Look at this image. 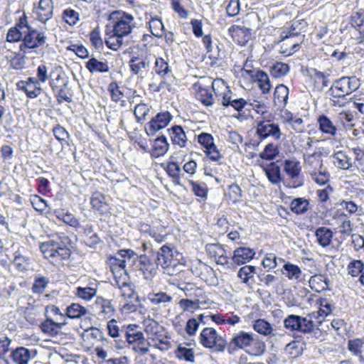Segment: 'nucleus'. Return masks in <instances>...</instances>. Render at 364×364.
I'll use <instances>...</instances> for the list:
<instances>
[{
  "label": "nucleus",
  "instance_id": "63",
  "mask_svg": "<svg viewBox=\"0 0 364 364\" xmlns=\"http://www.w3.org/2000/svg\"><path fill=\"white\" fill-rule=\"evenodd\" d=\"M154 70L156 73L161 77L170 72L168 63L161 58L156 59Z\"/></svg>",
  "mask_w": 364,
  "mask_h": 364
},
{
  "label": "nucleus",
  "instance_id": "35",
  "mask_svg": "<svg viewBox=\"0 0 364 364\" xmlns=\"http://www.w3.org/2000/svg\"><path fill=\"white\" fill-rule=\"evenodd\" d=\"M194 87L197 89L196 97L203 105L209 107L213 105L214 98L212 92L206 87H202L200 85L194 84Z\"/></svg>",
  "mask_w": 364,
  "mask_h": 364
},
{
  "label": "nucleus",
  "instance_id": "18",
  "mask_svg": "<svg viewBox=\"0 0 364 364\" xmlns=\"http://www.w3.org/2000/svg\"><path fill=\"white\" fill-rule=\"evenodd\" d=\"M113 277V285L122 290V295L123 296L130 297L134 294V291L127 271L114 272Z\"/></svg>",
  "mask_w": 364,
  "mask_h": 364
},
{
  "label": "nucleus",
  "instance_id": "60",
  "mask_svg": "<svg viewBox=\"0 0 364 364\" xmlns=\"http://www.w3.org/2000/svg\"><path fill=\"white\" fill-rule=\"evenodd\" d=\"M364 264L361 260L354 259L351 261L348 267V272L352 277H358L363 272Z\"/></svg>",
  "mask_w": 364,
  "mask_h": 364
},
{
  "label": "nucleus",
  "instance_id": "6",
  "mask_svg": "<svg viewBox=\"0 0 364 364\" xmlns=\"http://www.w3.org/2000/svg\"><path fill=\"white\" fill-rule=\"evenodd\" d=\"M109 20L114 21L112 33L127 36L136 27L132 15L122 11H114L109 14Z\"/></svg>",
  "mask_w": 364,
  "mask_h": 364
},
{
  "label": "nucleus",
  "instance_id": "45",
  "mask_svg": "<svg viewBox=\"0 0 364 364\" xmlns=\"http://www.w3.org/2000/svg\"><path fill=\"white\" fill-rule=\"evenodd\" d=\"M311 180L320 186L326 185L330 181V173L326 168L315 171L309 174Z\"/></svg>",
  "mask_w": 364,
  "mask_h": 364
},
{
  "label": "nucleus",
  "instance_id": "39",
  "mask_svg": "<svg viewBox=\"0 0 364 364\" xmlns=\"http://www.w3.org/2000/svg\"><path fill=\"white\" fill-rule=\"evenodd\" d=\"M88 313L87 309L78 303H73L66 308L65 316L71 319L80 318Z\"/></svg>",
  "mask_w": 364,
  "mask_h": 364
},
{
  "label": "nucleus",
  "instance_id": "2",
  "mask_svg": "<svg viewBox=\"0 0 364 364\" xmlns=\"http://www.w3.org/2000/svg\"><path fill=\"white\" fill-rule=\"evenodd\" d=\"M70 238L65 235H61L58 240H50L41 243L40 250L44 258L55 264H63L68 262L71 256V250L68 247L70 244Z\"/></svg>",
  "mask_w": 364,
  "mask_h": 364
},
{
  "label": "nucleus",
  "instance_id": "57",
  "mask_svg": "<svg viewBox=\"0 0 364 364\" xmlns=\"http://www.w3.org/2000/svg\"><path fill=\"white\" fill-rule=\"evenodd\" d=\"M122 35L114 33L105 40L106 46L113 50H117L123 44Z\"/></svg>",
  "mask_w": 364,
  "mask_h": 364
},
{
  "label": "nucleus",
  "instance_id": "64",
  "mask_svg": "<svg viewBox=\"0 0 364 364\" xmlns=\"http://www.w3.org/2000/svg\"><path fill=\"white\" fill-rule=\"evenodd\" d=\"M350 23L354 28H360L364 26V10L355 11L350 16Z\"/></svg>",
  "mask_w": 364,
  "mask_h": 364
},
{
  "label": "nucleus",
  "instance_id": "44",
  "mask_svg": "<svg viewBox=\"0 0 364 364\" xmlns=\"http://www.w3.org/2000/svg\"><path fill=\"white\" fill-rule=\"evenodd\" d=\"M334 164L343 170H348L351 166L350 158L342 151H337L333 155Z\"/></svg>",
  "mask_w": 364,
  "mask_h": 364
},
{
  "label": "nucleus",
  "instance_id": "53",
  "mask_svg": "<svg viewBox=\"0 0 364 364\" xmlns=\"http://www.w3.org/2000/svg\"><path fill=\"white\" fill-rule=\"evenodd\" d=\"M53 133L55 139L60 142L62 146L68 145V139L70 137L69 132L60 124H57L53 129Z\"/></svg>",
  "mask_w": 364,
  "mask_h": 364
},
{
  "label": "nucleus",
  "instance_id": "41",
  "mask_svg": "<svg viewBox=\"0 0 364 364\" xmlns=\"http://www.w3.org/2000/svg\"><path fill=\"white\" fill-rule=\"evenodd\" d=\"M289 88L281 84L276 87L274 92V100L275 105L284 107L288 101Z\"/></svg>",
  "mask_w": 364,
  "mask_h": 364
},
{
  "label": "nucleus",
  "instance_id": "20",
  "mask_svg": "<svg viewBox=\"0 0 364 364\" xmlns=\"http://www.w3.org/2000/svg\"><path fill=\"white\" fill-rule=\"evenodd\" d=\"M228 33L237 44L245 46L250 39L251 29L232 25L228 28Z\"/></svg>",
  "mask_w": 364,
  "mask_h": 364
},
{
  "label": "nucleus",
  "instance_id": "36",
  "mask_svg": "<svg viewBox=\"0 0 364 364\" xmlns=\"http://www.w3.org/2000/svg\"><path fill=\"white\" fill-rule=\"evenodd\" d=\"M252 77L258 83V86L263 94L269 92L272 85L267 73L262 70H258Z\"/></svg>",
  "mask_w": 364,
  "mask_h": 364
},
{
  "label": "nucleus",
  "instance_id": "59",
  "mask_svg": "<svg viewBox=\"0 0 364 364\" xmlns=\"http://www.w3.org/2000/svg\"><path fill=\"white\" fill-rule=\"evenodd\" d=\"M109 266L112 274H114V272H121L122 271H126V259H124V258H117L116 257H112L109 259Z\"/></svg>",
  "mask_w": 364,
  "mask_h": 364
},
{
  "label": "nucleus",
  "instance_id": "7",
  "mask_svg": "<svg viewBox=\"0 0 364 364\" xmlns=\"http://www.w3.org/2000/svg\"><path fill=\"white\" fill-rule=\"evenodd\" d=\"M199 340L203 347L211 349L213 352H224L227 346V341L225 338L210 327H206L202 330Z\"/></svg>",
  "mask_w": 364,
  "mask_h": 364
},
{
  "label": "nucleus",
  "instance_id": "24",
  "mask_svg": "<svg viewBox=\"0 0 364 364\" xmlns=\"http://www.w3.org/2000/svg\"><path fill=\"white\" fill-rule=\"evenodd\" d=\"M11 355L16 364H28L36 355V351L25 347H18L12 350Z\"/></svg>",
  "mask_w": 364,
  "mask_h": 364
},
{
  "label": "nucleus",
  "instance_id": "33",
  "mask_svg": "<svg viewBox=\"0 0 364 364\" xmlns=\"http://www.w3.org/2000/svg\"><path fill=\"white\" fill-rule=\"evenodd\" d=\"M310 287L315 291L320 292L328 288L330 282L328 278L323 274H315L309 279Z\"/></svg>",
  "mask_w": 364,
  "mask_h": 364
},
{
  "label": "nucleus",
  "instance_id": "28",
  "mask_svg": "<svg viewBox=\"0 0 364 364\" xmlns=\"http://www.w3.org/2000/svg\"><path fill=\"white\" fill-rule=\"evenodd\" d=\"M67 324L65 321L55 322L48 316L46 319L41 325V328L44 333L50 336H55L59 333L60 330Z\"/></svg>",
  "mask_w": 364,
  "mask_h": 364
},
{
  "label": "nucleus",
  "instance_id": "26",
  "mask_svg": "<svg viewBox=\"0 0 364 364\" xmlns=\"http://www.w3.org/2000/svg\"><path fill=\"white\" fill-rule=\"evenodd\" d=\"M126 326H123L121 328H119L117 321L114 318L110 319L107 323V330L108 335L114 338L115 342L117 343V346L119 348H122L125 342L123 339L120 338L122 335L124 334V332H122V329H124Z\"/></svg>",
  "mask_w": 364,
  "mask_h": 364
},
{
  "label": "nucleus",
  "instance_id": "43",
  "mask_svg": "<svg viewBox=\"0 0 364 364\" xmlns=\"http://www.w3.org/2000/svg\"><path fill=\"white\" fill-rule=\"evenodd\" d=\"M86 68L91 73H108L109 65L107 63L97 60L95 58H90L85 64Z\"/></svg>",
  "mask_w": 364,
  "mask_h": 364
},
{
  "label": "nucleus",
  "instance_id": "52",
  "mask_svg": "<svg viewBox=\"0 0 364 364\" xmlns=\"http://www.w3.org/2000/svg\"><path fill=\"white\" fill-rule=\"evenodd\" d=\"M256 271L255 266L245 265L242 267L238 272L237 277L241 279L244 284H248L249 280L253 277Z\"/></svg>",
  "mask_w": 364,
  "mask_h": 364
},
{
  "label": "nucleus",
  "instance_id": "54",
  "mask_svg": "<svg viewBox=\"0 0 364 364\" xmlns=\"http://www.w3.org/2000/svg\"><path fill=\"white\" fill-rule=\"evenodd\" d=\"M289 71V65L282 62H277L270 68L271 75L276 78L282 77L286 75Z\"/></svg>",
  "mask_w": 364,
  "mask_h": 364
},
{
  "label": "nucleus",
  "instance_id": "12",
  "mask_svg": "<svg viewBox=\"0 0 364 364\" xmlns=\"http://www.w3.org/2000/svg\"><path fill=\"white\" fill-rule=\"evenodd\" d=\"M92 309L99 319H109L114 316L116 309L112 300L97 296Z\"/></svg>",
  "mask_w": 364,
  "mask_h": 364
},
{
  "label": "nucleus",
  "instance_id": "9",
  "mask_svg": "<svg viewBox=\"0 0 364 364\" xmlns=\"http://www.w3.org/2000/svg\"><path fill=\"white\" fill-rule=\"evenodd\" d=\"M274 116L264 117V119L256 120V134L260 141L269 137L276 141L281 139L282 133L278 124L274 123Z\"/></svg>",
  "mask_w": 364,
  "mask_h": 364
},
{
  "label": "nucleus",
  "instance_id": "50",
  "mask_svg": "<svg viewBox=\"0 0 364 364\" xmlns=\"http://www.w3.org/2000/svg\"><path fill=\"white\" fill-rule=\"evenodd\" d=\"M175 355L178 359L187 362H193L195 358L193 349L188 348L181 345H179L176 349Z\"/></svg>",
  "mask_w": 364,
  "mask_h": 364
},
{
  "label": "nucleus",
  "instance_id": "21",
  "mask_svg": "<svg viewBox=\"0 0 364 364\" xmlns=\"http://www.w3.org/2000/svg\"><path fill=\"white\" fill-rule=\"evenodd\" d=\"M49 85L51 90L68 87V78L61 67H55L50 73Z\"/></svg>",
  "mask_w": 364,
  "mask_h": 364
},
{
  "label": "nucleus",
  "instance_id": "16",
  "mask_svg": "<svg viewBox=\"0 0 364 364\" xmlns=\"http://www.w3.org/2000/svg\"><path fill=\"white\" fill-rule=\"evenodd\" d=\"M304 167L308 174L323 168L321 151L312 154L304 153L303 155Z\"/></svg>",
  "mask_w": 364,
  "mask_h": 364
},
{
  "label": "nucleus",
  "instance_id": "51",
  "mask_svg": "<svg viewBox=\"0 0 364 364\" xmlns=\"http://www.w3.org/2000/svg\"><path fill=\"white\" fill-rule=\"evenodd\" d=\"M283 269V274L289 279H299L301 275L299 267L289 262L284 264Z\"/></svg>",
  "mask_w": 364,
  "mask_h": 364
},
{
  "label": "nucleus",
  "instance_id": "47",
  "mask_svg": "<svg viewBox=\"0 0 364 364\" xmlns=\"http://www.w3.org/2000/svg\"><path fill=\"white\" fill-rule=\"evenodd\" d=\"M306 24L304 20L298 21L294 22L291 25V26L287 28H285L282 30L280 33V41H284L288 38L299 36L300 35L299 32L296 31L299 28V25Z\"/></svg>",
  "mask_w": 364,
  "mask_h": 364
},
{
  "label": "nucleus",
  "instance_id": "62",
  "mask_svg": "<svg viewBox=\"0 0 364 364\" xmlns=\"http://www.w3.org/2000/svg\"><path fill=\"white\" fill-rule=\"evenodd\" d=\"M63 18L70 26H74L79 21V14L73 9H67L63 12Z\"/></svg>",
  "mask_w": 364,
  "mask_h": 364
},
{
  "label": "nucleus",
  "instance_id": "37",
  "mask_svg": "<svg viewBox=\"0 0 364 364\" xmlns=\"http://www.w3.org/2000/svg\"><path fill=\"white\" fill-rule=\"evenodd\" d=\"M317 122L322 133L332 136L336 134L337 129L336 126L326 115H320L317 119Z\"/></svg>",
  "mask_w": 364,
  "mask_h": 364
},
{
  "label": "nucleus",
  "instance_id": "14",
  "mask_svg": "<svg viewBox=\"0 0 364 364\" xmlns=\"http://www.w3.org/2000/svg\"><path fill=\"white\" fill-rule=\"evenodd\" d=\"M53 2L52 0H39L38 5L34 6L33 14L35 18L46 24L53 16Z\"/></svg>",
  "mask_w": 364,
  "mask_h": 364
},
{
  "label": "nucleus",
  "instance_id": "27",
  "mask_svg": "<svg viewBox=\"0 0 364 364\" xmlns=\"http://www.w3.org/2000/svg\"><path fill=\"white\" fill-rule=\"evenodd\" d=\"M268 180L274 185H277L283 181L284 178L281 175L280 166L277 162H271L267 166H262Z\"/></svg>",
  "mask_w": 364,
  "mask_h": 364
},
{
  "label": "nucleus",
  "instance_id": "22",
  "mask_svg": "<svg viewBox=\"0 0 364 364\" xmlns=\"http://www.w3.org/2000/svg\"><path fill=\"white\" fill-rule=\"evenodd\" d=\"M255 255V251L253 249L240 247L234 250L232 261L235 265H242L249 262Z\"/></svg>",
  "mask_w": 364,
  "mask_h": 364
},
{
  "label": "nucleus",
  "instance_id": "58",
  "mask_svg": "<svg viewBox=\"0 0 364 364\" xmlns=\"http://www.w3.org/2000/svg\"><path fill=\"white\" fill-rule=\"evenodd\" d=\"M279 154V150L277 146L273 143H269L263 151L260 153L259 156L266 160H272L274 159Z\"/></svg>",
  "mask_w": 364,
  "mask_h": 364
},
{
  "label": "nucleus",
  "instance_id": "61",
  "mask_svg": "<svg viewBox=\"0 0 364 364\" xmlns=\"http://www.w3.org/2000/svg\"><path fill=\"white\" fill-rule=\"evenodd\" d=\"M30 201L33 208L38 212H43L48 206L46 200L38 195L31 196Z\"/></svg>",
  "mask_w": 364,
  "mask_h": 364
},
{
  "label": "nucleus",
  "instance_id": "10",
  "mask_svg": "<svg viewBox=\"0 0 364 364\" xmlns=\"http://www.w3.org/2000/svg\"><path fill=\"white\" fill-rule=\"evenodd\" d=\"M139 269L142 272L144 279H151L157 273L159 264L153 250L147 254L137 256Z\"/></svg>",
  "mask_w": 364,
  "mask_h": 364
},
{
  "label": "nucleus",
  "instance_id": "56",
  "mask_svg": "<svg viewBox=\"0 0 364 364\" xmlns=\"http://www.w3.org/2000/svg\"><path fill=\"white\" fill-rule=\"evenodd\" d=\"M250 105L252 106V109L261 115L260 119H264V117H271L272 116H274L272 113L269 112V107L263 102L254 100L252 102L250 103Z\"/></svg>",
  "mask_w": 364,
  "mask_h": 364
},
{
  "label": "nucleus",
  "instance_id": "31",
  "mask_svg": "<svg viewBox=\"0 0 364 364\" xmlns=\"http://www.w3.org/2000/svg\"><path fill=\"white\" fill-rule=\"evenodd\" d=\"M54 215L58 220L70 227L78 228L80 226L79 220L73 213L65 209H56L54 210Z\"/></svg>",
  "mask_w": 364,
  "mask_h": 364
},
{
  "label": "nucleus",
  "instance_id": "15",
  "mask_svg": "<svg viewBox=\"0 0 364 364\" xmlns=\"http://www.w3.org/2000/svg\"><path fill=\"white\" fill-rule=\"evenodd\" d=\"M211 87L216 97L222 95V105L225 107H229L232 100V92L229 87L225 85V82L221 79L214 80L212 81Z\"/></svg>",
  "mask_w": 364,
  "mask_h": 364
},
{
  "label": "nucleus",
  "instance_id": "49",
  "mask_svg": "<svg viewBox=\"0 0 364 364\" xmlns=\"http://www.w3.org/2000/svg\"><path fill=\"white\" fill-rule=\"evenodd\" d=\"M50 282L49 278L39 276L34 279L31 288L32 292L35 294H42L44 293Z\"/></svg>",
  "mask_w": 364,
  "mask_h": 364
},
{
  "label": "nucleus",
  "instance_id": "25",
  "mask_svg": "<svg viewBox=\"0 0 364 364\" xmlns=\"http://www.w3.org/2000/svg\"><path fill=\"white\" fill-rule=\"evenodd\" d=\"M130 71L133 75H141L149 70L150 62L146 57L132 56L129 61Z\"/></svg>",
  "mask_w": 364,
  "mask_h": 364
},
{
  "label": "nucleus",
  "instance_id": "40",
  "mask_svg": "<svg viewBox=\"0 0 364 364\" xmlns=\"http://www.w3.org/2000/svg\"><path fill=\"white\" fill-rule=\"evenodd\" d=\"M364 345V338H354L348 341V349L349 351L357 356L360 361H364L363 354V347Z\"/></svg>",
  "mask_w": 364,
  "mask_h": 364
},
{
  "label": "nucleus",
  "instance_id": "30",
  "mask_svg": "<svg viewBox=\"0 0 364 364\" xmlns=\"http://www.w3.org/2000/svg\"><path fill=\"white\" fill-rule=\"evenodd\" d=\"M167 131L173 144L178 145L181 148L186 146L187 137L181 126L174 125L171 129H167Z\"/></svg>",
  "mask_w": 364,
  "mask_h": 364
},
{
  "label": "nucleus",
  "instance_id": "46",
  "mask_svg": "<svg viewBox=\"0 0 364 364\" xmlns=\"http://www.w3.org/2000/svg\"><path fill=\"white\" fill-rule=\"evenodd\" d=\"M309 200L304 198H294L291 200L290 205L291 210L297 215L305 213L309 209Z\"/></svg>",
  "mask_w": 364,
  "mask_h": 364
},
{
  "label": "nucleus",
  "instance_id": "34",
  "mask_svg": "<svg viewBox=\"0 0 364 364\" xmlns=\"http://www.w3.org/2000/svg\"><path fill=\"white\" fill-rule=\"evenodd\" d=\"M168 146L169 144L167 141L166 136L161 135L157 137L154 141L153 150L151 152L152 156L158 158L164 156L167 152Z\"/></svg>",
  "mask_w": 364,
  "mask_h": 364
},
{
  "label": "nucleus",
  "instance_id": "13",
  "mask_svg": "<svg viewBox=\"0 0 364 364\" xmlns=\"http://www.w3.org/2000/svg\"><path fill=\"white\" fill-rule=\"evenodd\" d=\"M172 118V115L168 112L158 113L146 124V133L149 136H154L158 131L166 127Z\"/></svg>",
  "mask_w": 364,
  "mask_h": 364
},
{
  "label": "nucleus",
  "instance_id": "8",
  "mask_svg": "<svg viewBox=\"0 0 364 364\" xmlns=\"http://www.w3.org/2000/svg\"><path fill=\"white\" fill-rule=\"evenodd\" d=\"M284 171L286 178L283 180L284 185L290 188L301 187L304 183V177L301 174V167L298 161L285 160Z\"/></svg>",
  "mask_w": 364,
  "mask_h": 364
},
{
  "label": "nucleus",
  "instance_id": "17",
  "mask_svg": "<svg viewBox=\"0 0 364 364\" xmlns=\"http://www.w3.org/2000/svg\"><path fill=\"white\" fill-rule=\"evenodd\" d=\"M98 282L95 279H90L85 287H77L74 294L76 297L89 301L96 296L98 289Z\"/></svg>",
  "mask_w": 364,
  "mask_h": 364
},
{
  "label": "nucleus",
  "instance_id": "42",
  "mask_svg": "<svg viewBox=\"0 0 364 364\" xmlns=\"http://www.w3.org/2000/svg\"><path fill=\"white\" fill-rule=\"evenodd\" d=\"M90 205L93 210L102 214L107 208L104 195L98 191L93 193L90 198Z\"/></svg>",
  "mask_w": 364,
  "mask_h": 364
},
{
  "label": "nucleus",
  "instance_id": "29",
  "mask_svg": "<svg viewBox=\"0 0 364 364\" xmlns=\"http://www.w3.org/2000/svg\"><path fill=\"white\" fill-rule=\"evenodd\" d=\"M252 328L257 333L267 337L275 336L272 325L264 318L256 319L252 323Z\"/></svg>",
  "mask_w": 364,
  "mask_h": 364
},
{
  "label": "nucleus",
  "instance_id": "23",
  "mask_svg": "<svg viewBox=\"0 0 364 364\" xmlns=\"http://www.w3.org/2000/svg\"><path fill=\"white\" fill-rule=\"evenodd\" d=\"M146 299L151 305L161 309L168 306L172 302L173 297L164 291H153L148 294Z\"/></svg>",
  "mask_w": 364,
  "mask_h": 364
},
{
  "label": "nucleus",
  "instance_id": "11",
  "mask_svg": "<svg viewBox=\"0 0 364 364\" xmlns=\"http://www.w3.org/2000/svg\"><path fill=\"white\" fill-rule=\"evenodd\" d=\"M47 40L44 31H40L35 28L30 29L24 36L23 42L20 44L19 48L21 51L24 49H36L43 46Z\"/></svg>",
  "mask_w": 364,
  "mask_h": 364
},
{
  "label": "nucleus",
  "instance_id": "4",
  "mask_svg": "<svg viewBox=\"0 0 364 364\" xmlns=\"http://www.w3.org/2000/svg\"><path fill=\"white\" fill-rule=\"evenodd\" d=\"M143 325L149 346L161 351L168 350L171 348V344L167 331L157 321L153 319H146L144 321Z\"/></svg>",
  "mask_w": 364,
  "mask_h": 364
},
{
  "label": "nucleus",
  "instance_id": "48",
  "mask_svg": "<svg viewBox=\"0 0 364 364\" xmlns=\"http://www.w3.org/2000/svg\"><path fill=\"white\" fill-rule=\"evenodd\" d=\"M149 29L153 36L161 38L164 34V26L158 17H151L149 21Z\"/></svg>",
  "mask_w": 364,
  "mask_h": 364
},
{
  "label": "nucleus",
  "instance_id": "5",
  "mask_svg": "<svg viewBox=\"0 0 364 364\" xmlns=\"http://www.w3.org/2000/svg\"><path fill=\"white\" fill-rule=\"evenodd\" d=\"M360 80L355 76L342 77L335 80L328 93L333 98H344L359 88Z\"/></svg>",
  "mask_w": 364,
  "mask_h": 364
},
{
  "label": "nucleus",
  "instance_id": "19",
  "mask_svg": "<svg viewBox=\"0 0 364 364\" xmlns=\"http://www.w3.org/2000/svg\"><path fill=\"white\" fill-rule=\"evenodd\" d=\"M138 326L136 324H129L126 326L124 329H122L124 333L125 341L132 346L136 344H143L146 343L144 333L139 331Z\"/></svg>",
  "mask_w": 364,
  "mask_h": 364
},
{
  "label": "nucleus",
  "instance_id": "3",
  "mask_svg": "<svg viewBox=\"0 0 364 364\" xmlns=\"http://www.w3.org/2000/svg\"><path fill=\"white\" fill-rule=\"evenodd\" d=\"M154 255L159 266L161 267L164 273L173 275L183 272V264L180 262L182 255L171 245H164Z\"/></svg>",
  "mask_w": 364,
  "mask_h": 364
},
{
  "label": "nucleus",
  "instance_id": "38",
  "mask_svg": "<svg viewBox=\"0 0 364 364\" xmlns=\"http://www.w3.org/2000/svg\"><path fill=\"white\" fill-rule=\"evenodd\" d=\"M16 87L18 90L23 91L29 98H36L43 92L41 84L32 85L24 83L23 82H18L16 83Z\"/></svg>",
  "mask_w": 364,
  "mask_h": 364
},
{
  "label": "nucleus",
  "instance_id": "1",
  "mask_svg": "<svg viewBox=\"0 0 364 364\" xmlns=\"http://www.w3.org/2000/svg\"><path fill=\"white\" fill-rule=\"evenodd\" d=\"M226 347L230 354H233L237 350L242 349L253 356L262 355L267 350L265 342L257 334L245 331H240L235 333Z\"/></svg>",
  "mask_w": 364,
  "mask_h": 364
},
{
  "label": "nucleus",
  "instance_id": "32",
  "mask_svg": "<svg viewBox=\"0 0 364 364\" xmlns=\"http://www.w3.org/2000/svg\"><path fill=\"white\" fill-rule=\"evenodd\" d=\"M315 236L318 243L323 247L330 245L333 237L332 230L326 227H320L316 229Z\"/></svg>",
  "mask_w": 364,
  "mask_h": 364
},
{
  "label": "nucleus",
  "instance_id": "55",
  "mask_svg": "<svg viewBox=\"0 0 364 364\" xmlns=\"http://www.w3.org/2000/svg\"><path fill=\"white\" fill-rule=\"evenodd\" d=\"M26 53V50L24 49V51H21V49L18 53H16L15 55L11 60V67L16 70H23L26 65L25 55Z\"/></svg>",
  "mask_w": 364,
  "mask_h": 364
}]
</instances>
